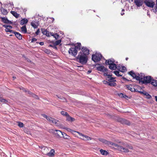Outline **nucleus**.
I'll use <instances>...</instances> for the list:
<instances>
[{
  "instance_id": "6ab92c4d",
  "label": "nucleus",
  "mask_w": 157,
  "mask_h": 157,
  "mask_svg": "<svg viewBox=\"0 0 157 157\" xmlns=\"http://www.w3.org/2000/svg\"><path fill=\"white\" fill-rule=\"evenodd\" d=\"M55 131H56V136L58 137H61L62 136L63 133L61 132L60 131L58 130H55Z\"/></svg>"
},
{
  "instance_id": "473e14b6",
  "label": "nucleus",
  "mask_w": 157,
  "mask_h": 157,
  "mask_svg": "<svg viewBox=\"0 0 157 157\" xmlns=\"http://www.w3.org/2000/svg\"><path fill=\"white\" fill-rule=\"evenodd\" d=\"M60 113L61 115L64 116H66L67 117V115H68V113L64 111H62Z\"/></svg>"
},
{
  "instance_id": "ea45409f",
  "label": "nucleus",
  "mask_w": 157,
  "mask_h": 157,
  "mask_svg": "<svg viewBox=\"0 0 157 157\" xmlns=\"http://www.w3.org/2000/svg\"><path fill=\"white\" fill-rule=\"evenodd\" d=\"M67 131L70 132H75V131H74L73 130H72V129H71L70 128H64Z\"/></svg>"
},
{
  "instance_id": "cd10ccee",
  "label": "nucleus",
  "mask_w": 157,
  "mask_h": 157,
  "mask_svg": "<svg viewBox=\"0 0 157 157\" xmlns=\"http://www.w3.org/2000/svg\"><path fill=\"white\" fill-rule=\"evenodd\" d=\"M10 13L16 18H18L19 16V14L17 13L16 12L14 11L11 10L10 11Z\"/></svg>"
},
{
  "instance_id": "dca6fc26",
  "label": "nucleus",
  "mask_w": 157,
  "mask_h": 157,
  "mask_svg": "<svg viewBox=\"0 0 157 157\" xmlns=\"http://www.w3.org/2000/svg\"><path fill=\"white\" fill-rule=\"evenodd\" d=\"M126 86L128 90H130L132 92L137 91H136V90L133 87L132 85L131 84L127 85Z\"/></svg>"
},
{
  "instance_id": "c756f323",
  "label": "nucleus",
  "mask_w": 157,
  "mask_h": 157,
  "mask_svg": "<svg viewBox=\"0 0 157 157\" xmlns=\"http://www.w3.org/2000/svg\"><path fill=\"white\" fill-rule=\"evenodd\" d=\"M21 31L24 33H27V29L25 25H24L21 28Z\"/></svg>"
},
{
  "instance_id": "20e7f679",
  "label": "nucleus",
  "mask_w": 157,
  "mask_h": 157,
  "mask_svg": "<svg viewBox=\"0 0 157 157\" xmlns=\"http://www.w3.org/2000/svg\"><path fill=\"white\" fill-rule=\"evenodd\" d=\"M152 78L151 76H146L144 77V79L143 81H140L141 82V84H147L148 83H150L151 81V79Z\"/></svg>"
},
{
  "instance_id": "4c0bfd02",
  "label": "nucleus",
  "mask_w": 157,
  "mask_h": 157,
  "mask_svg": "<svg viewBox=\"0 0 157 157\" xmlns=\"http://www.w3.org/2000/svg\"><path fill=\"white\" fill-rule=\"evenodd\" d=\"M113 73L115 74L116 75L118 76H122V75H121L119 74V72L118 71H113Z\"/></svg>"
},
{
  "instance_id": "412c9836",
  "label": "nucleus",
  "mask_w": 157,
  "mask_h": 157,
  "mask_svg": "<svg viewBox=\"0 0 157 157\" xmlns=\"http://www.w3.org/2000/svg\"><path fill=\"white\" fill-rule=\"evenodd\" d=\"M53 119H50V120L49 121L50 122L55 124L57 126H59L58 124V122L59 121L55 119L54 118H52Z\"/></svg>"
},
{
  "instance_id": "f704fd0d",
  "label": "nucleus",
  "mask_w": 157,
  "mask_h": 157,
  "mask_svg": "<svg viewBox=\"0 0 157 157\" xmlns=\"http://www.w3.org/2000/svg\"><path fill=\"white\" fill-rule=\"evenodd\" d=\"M120 97L121 98H128V97L125 95L124 94H123L122 93H121L119 95Z\"/></svg>"
},
{
  "instance_id": "1a4fd4ad",
  "label": "nucleus",
  "mask_w": 157,
  "mask_h": 157,
  "mask_svg": "<svg viewBox=\"0 0 157 157\" xmlns=\"http://www.w3.org/2000/svg\"><path fill=\"white\" fill-rule=\"evenodd\" d=\"M81 50L84 56H86L89 54V50L86 47H83Z\"/></svg>"
},
{
  "instance_id": "49530a36",
  "label": "nucleus",
  "mask_w": 157,
  "mask_h": 157,
  "mask_svg": "<svg viewBox=\"0 0 157 157\" xmlns=\"http://www.w3.org/2000/svg\"><path fill=\"white\" fill-rule=\"evenodd\" d=\"M125 147H127L128 149L129 148L131 149H133V147L128 144H126L125 146Z\"/></svg>"
},
{
  "instance_id": "338daca9",
  "label": "nucleus",
  "mask_w": 157,
  "mask_h": 157,
  "mask_svg": "<svg viewBox=\"0 0 157 157\" xmlns=\"http://www.w3.org/2000/svg\"><path fill=\"white\" fill-rule=\"evenodd\" d=\"M122 78H123V79L125 80H127V81H129V80H128V79H127L125 78V77H122Z\"/></svg>"
},
{
  "instance_id": "a19ab883",
  "label": "nucleus",
  "mask_w": 157,
  "mask_h": 157,
  "mask_svg": "<svg viewBox=\"0 0 157 157\" xmlns=\"http://www.w3.org/2000/svg\"><path fill=\"white\" fill-rule=\"evenodd\" d=\"M146 96V98L147 99H150L151 98V96L147 93Z\"/></svg>"
},
{
  "instance_id": "423d86ee",
  "label": "nucleus",
  "mask_w": 157,
  "mask_h": 157,
  "mask_svg": "<svg viewBox=\"0 0 157 157\" xmlns=\"http://www.w3.org/2000/svg\"><path fill=\"white\" fill-rule=\"evenodd\" d=\"M78 51V50H76L75 48L72 47L69 49L68 53L69 54L75 57L77 54Z\"/></svg>"
},
{
  "instance_id": "de8ad7c7",
  "label": "nucleus",
  "mask_w": 157,
  "mask_h": 157,
  "mask_svg": "<svg viewBox=\"0 0 157 157\" xmlns=\"http://www.w3.org/2000/svg\"><path fill=\"white\" fill-rule=\"evenodd\" d=\"M0 101L2 102H7V101L4 99H0Z\"/></svg>"
},
{
  "instance_id": "ddd939ff",
  "label": "nucleus",
  "mask_w": 157,
  "mask_h": 157,
  "mask_svg": "<svg viewBox=\"0 0 157 157\" xmlns=\"http://www.w3.org/2000/svg\"><path fill=\"white\" fill-rule=\"evenodd\" d=\"M13 33H14L15 36L19 40H21L22 39V36L21 34L17 32L13 31Z\"/></svg>"
},
{
  "instance_id": "c85d7f7f",
  "label": "nucleus",
  "mask_w": 157,
  "mask_h": 157,
  "mask_svg": "<svg viewBox=\"0 0 157 157\" xmlns=\"http://www.w3.org/2000/svg\"><path fill=\"white\" fill-rule=\"evenodd\" d=\"M100 151L101 154L103 155H106L109 154L106 151L101 149L100 150Z\"/></svg>"
},
{
  "instance_id": "2eb2a0df",
  "label": "nucleus",
  "mask_w": 157,
  "mask_h": 157,
  "mask_svg": "<svg viewBox=\"0 0 157 157\" xmlns=\"http://www.w3.org/2000/svg\"><path fill=\"white\" fill-rule=\"evenodd\" d=\"M54 150L53 149H52L49 152L47 153L45 155L49 157H53L54 155Z\"/></svg>"
},
{
  "instance_id": "6e6d98bb",
  "label": "nucleus",
  "mask_w": 157,
  "mask_h": 157,
  "mask_svg": "<svg viewBox=\"0 0 157 157\" xmlns=\"http://www.w3.org/2000/svg\"><path fill=\"white\" fill-rule=\"evenodd\" d=\"M103 83L105 84H107L108 85H109V82H107V81L104 80L103 81Z\"/></svg>"
},
{
  "instance_id": "39448f33",
  "label": "nucleus",
  "mask_w": 157,
  "mask_h": 157,
  "mask_svg": "<svg viewBox=\"0 0 157 157\" xmlns=\"http://www.w3.org/2000/svg\"><path fill=\"white\" fill-rule=\"evenodd\" d=\"M98 140L100 142L102 143L105 144L106 145L109 146H114V145H116L115 144L112 142H111L105 140L102 138H99Z\"/></svg>"
},
{
  "instance_id": "f3484780",
  "label": "nucleus",
  "mask_w": 157,
  "mask_h": 157,
  "mask_svg": "<svg viewBox=\"0 0 157 157\" xmlns=\"http://www.w3.org/2000/svg\"><path fill=\"white\" fill-rule=\"evenodd\" d=\"M0 11L1 13L4 15H6L8 13L7 10L3 8V7H2L0 8Z\"/></svg>"
},
{
  "instance_id": "b1692460",
  "label": "nucleus",
  "mask_w": 157,
  "mask_h": 157,
  "mask_svg": "<svg viewBox=\"0 0 157 157\" xmlns=\"http://www.w3.org/2000/svg\"><path fill=\"white\" fill-rule=\"evenodd\" d=\"M28 22V20L26 18H24L21 20L20 23L21 25H24L27 24Z\"/></svg>"
},
{
  "instance_id": "6e6552de",
  "label": "nucleus",
  "mask_w": 157,
  "mask_h": 157,
  "mask_svg": "<svg viewBox=\"0 0 157 157\" xmlns=\"http://www.w3.org/2000/svg\"><path fill=\"white\" fill-rule=\"evenodd\" d=\"M79 134L80 136H81V137H80V138L83 140H90L92 139L91 138L86 135L82 134L78 132H77Z\"/></svg>"
},
{
  "instance_id": "bb28decb",
  "label": "nucleus",
  "mask_w": 157,
  "mask_h": 157,
  "mask_svg": "<svg viewBox=\"0 0 157 157\" xmlns=\"http://www.w3.org/2000/svg\"><path fill=\"white\" fill-rule=\"evenodd\" d=\"M67 121H73L75 120V119L71 117H70L69 115L68 114V115H67L66 117Z\"/></svg>"
},
{
  "instance_id": "e2e57ef3",
  "label": "nucleus",
  "mask_w": 157,
  "mask_h": 157,
  "mask_svg": "<svg viewBox=\"0 0 157 157\" xmlns=\"http://www.w3.org/2000/svg\"><path fill=\"white\" fill-rule=\"evenodd\" d=\"M39 44L41 45H43L44 44V43L43 42H40Z\"/></svg>"
},
{
  "instance_id": "a18cd8bd",
  "label": "nucleus",
  "mask_w": 157,
  "mask_h": 157,
  "mask_svg": "<svg viewBox=\"0 0 157 157\" xmlns=\"http://www.w3.org/2000/svg\"><path fill=\"white\" fill-rule=\"evenodd\" d=\"M61 41L60 40H58L56 41L55 44L56 45H58L61 42Z\"/></svg>"
},
{
  "instance_id": "58836bf2",
  "label": "nucleus",
  "mask_w": 157,
  "mask_h": 157,
  "mask_svg": "<svg viewBox=\"0 0 157 157\" xmlns=\"http://www.w3.org/2000/svg\"><path fill=\"white\" fill-rule=\"evenodd\" d=\"M121 71L122 72H125L127 70L126 67L124 66H121Z\"/></svg>"
},
{
  "instance_id": "aec40b11",
  "label": "nucleus",
  "mask_w": 157,
  "mask_h": 157,
  "mask_svg": "<svg viewBox=\"0 0 157 157\" xmlns=\"http://www.w3.org/2000/svg\"><path fill=\"white\" fill-rule=\"evenodd\" d=\"M109 69L112 70H115L117 68V65L114 63L109 65Z\"/></svg>"
},
{
  "instance_id": "f8f14e48",
  "label": "nucleus",
  "mask_w": 157,
  "mask_h": 157,
  "mask_svg": "<svg viewBox=\"0 0 157 157\" xmlns=\"http://www.w3.org/2000/svg\"><path fill=\"white\" fill-rule=\"evenodd\" d=\"M2 21L6 24H12V22L9 20L7 17H1Z\"/></svg>"
},
{
  "instance_id": "4be33fe9",
  "label": "nucleus",
  "mask_w": 157,
  "mask_h": 157,
  "mask_svg": "<svg viewBox=\"0 0 157 157\" xmlns=\"http://www.w3.org/2000/svg\"><path fill=\"white\" fill-rule=\"evenodd\" d=\"M82 46L81 44L80 43H78L77 44H76L74 47V48H75V49L77 50H80V49L81 48Z\"/></svg>"
},
{
  "instance_id": "4468645a",
  "label": "nucleus",
  "mask_w": 157,
  "mask_h": 157,
  "mask_svg": "<svg viewBox=\"0 0 157 157\" xmlns=\"http://www.w3.org/2000/svg\"><path fill=\"white\" fill-rule=\"evenodd\" d=\"M120 121L123 124H125L128 125L130 124V122L124 119H121Z\"/></svg>"
},
{
  "instance_id": "3c124183",
  "label": "nucleus",
  "mask_w": 157,
  "mask_h": 157,
  "mask_svg": "<svg viewBox=\"0 0 157 157\" xmlns=\"http://www.w3.org/2000/svg\"><path fill=\"white\" fill-rule=\"evenodd\" d=\"M32 97H33L34 98H35L36 99H39L38 96L34 94H33V95H32Z\"/></svg>"
},
{
  "instance_id": "7c9ffc66",
  "label": "nucleus",
  "mask_w": 157,
  "mask_h": 157,
  "mask_svg": "<svg viewBox=\"0 0 157 157\" xmlns=\"http://www.w3.org/2000/svg\"><path fill=\"white\" fill-rule=\"evenodd\" d=\"M11 28H9L8 27H7V29H5L6 31V32H10L11 33H13L14 31H13L12 30H11V29L12 28V27L11 26Z\"/></svg>"
},
{
  "instance_id": "0e129e2a",
  "label": "nucleus",
  "mask_w": 157,
  "mask_h": 157,
  "mask_svg": "<svg viewBox=\"0 0 157 157\" xmlns=\"http://www.w3.org/2000/svg\"><path fill=\"white\" fill-rule=\"evenodd\" d=\"M45 35L47 36H49L50 35H49V32H48V33H46Z\"/></svg>"
},
{
  "instance_id": "a878e982",
  "label": "nucleus",
  "mask_w": 157,
  "mask_h": 157,
  "mask_svg": "<svg viewBox=\"0 0 157 157\" xmlns=\"http://www.w3.org/2000/svg\"><path fill=\"white\" fill-rule=\"evenodd\" d=\"M128 74L133 77V78H135L136 79V77L137 76L133 71H131L129 72Z\"/></svg>"
},
{
  "instance_id": "79ce46f5",
  "label": "nucleus",
  "mask_w": 157,
  "mask_h": 157,
  "mask_svg": "<svg viewBox=\"0 0 157 157\" xmlns=\"http://www.w3.org/2000/svg\"><path fill=\"white\" fill-rule=\"evenodd\" d=\"M108 85L110 86H114L116 85V83H115V82H113V83L109 82Z\"/></svg>"
},
{
  "instance_id": "a211bd4d",
  "label": "nucleus",
  "mask_w": 157,
  "mask_h": 157,
  "mask_svg": "<svg viewBox=\"0 0 157 157\" xmlns=\"http://www.w3.org/2000/svg\"><path fill=\"white\" fill-rule=\"evenodd\" d=\"M142 0H134V2L136 5L138 7H140L141 6Z\"/></svg>"
},
{
  "instance_id": "2f4dec72",
  "label": "nucleus",
  "mask_w": 157,
  "mask_h": 157,
  "mask_svg": "<svg viewBox=\"0 0 157 157\" xmlns=\"http://www.w3.org/2000/svg\"><path fill=\"white\" fill-rule=\"evenodd\" d=\"M62 136L63 138L65 139H69L70 138V137L69 136L64 133H63Z\"/></svg>"
},
{
  "instance_id": "f03ea898",
  "label": "nucleus",
  "mask_w": 157,
  "mask_h": 157,
  "mask_svg": "<svg viewBox=\"0 0 157 157\" xmlns=\"http://www.w3.org/2000/svg\"><path fill=\"white\" fill-rule=\"evenodd\" d=\"M102 57V56L100 53H96L92 55V59L94 62H97L101 60Z\"/></svg>"
},
{
  "instance_id": "bf43d9fd",
  "label": "nucleus",
  "mask_w": 157,
  "mask_h": 157,
  "mask_svg": "<svg viewBox=\"0 0 157 157\" xmlns=\"http://www.w3.org/2000/svg\"><path fill=\"white\" fill-rule=\"evenodd\" d=\"M46 119H47V120H48L49 121L50 120V119H52V117L49 116H48L47 118Z\"/></svg>"
},
{
  "instance_id": "0eeeda50",
  "label": "nucleus",
  "mask_w": 157,
  "mask_h": 157,
  "mask_svg": "<svg viewBox=\"0 0 157 157\" xmlns=\"http://www.w3.org/2000/svg\"><path fill=\"white\" fill-rule=\"evenodd\" d=\"M144 3L148 7L153 8L155 5V2L151 0H145Z\"/></svg>"
},
{
  "instance_id": "9d476101",
  "label": "nucleus",
  "mask_w": 157,
  "mask_h": 157,
  "mask_svg": "<svg viewBox=\"0 0 157 157\" xmlns=\"http://www.w3.org/2000/svg\"><path fill=\"white\" fill-rule=\"evenodd\" d=\"M97 70L98 71L102 72L103 73H107L108 70L104 66H100L97 67Z\"/></svg>"
},
{
  "instance_id": "c03bdc74",
  "label": "nucleus",
  "mask_w": 157,
  "mask_h": 157,
  "mask_svg": "<svg viewBox=\"0 0 157 157\" xmlns=\"http://www.w3.org/2000/svg\"><path fill=\"white\" fill-rule=\"evenodd\" d=\"M53 36L56 40L59 38V35L57 33H55Z\"/></svg>"
},
{
  "instance_id": "864d4df0",
  "label": "nucleus",
  "mask_w": 157,
  "mask_h": 157,
  "mask_svg": "<svg viewBox=\"0 0 157 157\" xmlns=\"http://www.w3.org/2000/svg\"><path fill=\"white\" fill-rule=\"evenodd\" d=\"M104 75L105 76H108V77L111 76V75H109L107 73H104Z\"/></svg>"
},
{
  "instance_id": "5fc2aeb1",
  "label": "nucleus",
  "mask_w": 157,
  "mask_h": 157,
  "mask_svg": "<svg viewBox=\"0 0 157 157\" xmlns=\"http://www.w3.org/2000/svg\"><path fill=\"white\" fill-rule=\"evenodd\" d=\"M37 40V39L35 38H33L31 40V42H33L36 41Z\"/></svg>"
},
{
  "instance_id": "e433bc0d",
  "label": "nucleus",
  "mask_w": 157,
  "mask_h": 157,
  "mask_svg": "<svg viewBox=\"0 0 157 157\" xmlns=\"http://www.w3.org/2000/svg\"><path fill=\"white\" fill-rule=\"evenodd\" d=\"M109 79L108 80V81L110 82H115L116 81V80H114L115 78L113 77H111L109 78V77H108Z\"/></svg>"
},
{
  "instance_id": "09e8293b",
  "label": "nucleus",
  "mask_w": 157,
  "mask_h": 157,
  "mask_svg": "<svg viewBox=\"0 0 157 157\" xmlns=\"http://www.w3.org/2000/svg\"><path fill=\"white\" fill-rule=\"evenodd\" d=\"M3 26L6 29H7V27H9V28H11V25H3Z\"/></svg>"
},
{
  "instance_id": "603ef678",
  "label": "nucleus",
  "mask_w": 157,
  "mask_h": 157,
  "mask_svg": "<svg viewBox=\"0 0 157 157\" xmlns=\"http://www.w3.org/2000/svg\"><path fill=\"white\" fill-rule=\"evenodd\" d=\"M42 33L44 34H45L47 33H48V31H47L45 30H42Z\"/></svg>"
},
{
  "instance_id": "9b49d317",
  "label": "nucleus",
  "mask_w": 157,
  "mask_h": 157,
  "mask_svg": "<svg viewBox=\"0 0 157 157\" xmlns=\"http://www.w3.org/2000/svg\"><path fill=\"white\" fill-rule=\"evenodd\" d=\"M145 77V75L143 74L139 75H137L136 77V80L139 81V83H141V82L140 81H143V80L144 79V78Z\"/></svg>"
},
{
  "instance_id": "680f3d73",
  "label": "nucleus",
  "mask_w": 157,
  "mask_h": 157,
  "mask_svg": "<svg viewBox=\"0 0 157 157\" xmlns=\"http://www.w3.org/2000/svg\"><path fill=\"white\" fill-rule=\"evenodd\" d=\"M21 89H22L25 92H27V91H26V90L25 88H24L23 87H22V88H21Z\"/></svg>"
},
{
  "instance_id": "774afa93",
  "label": "nucleus",
  "mask_w": 157,
  "mask_h": 157,
  "mask_svg": "<svg viewBox=\"0 0 157 157\" xmlns=\"http://www.w3.org/2000/svg\"><path fill=\"white\" fill-rule=\"evenodd\" d=\"M147 93L146 92H143V94H143L144 95L146 96V94H147Z\"/></svg>"
},
{
  "instance_id": "69168bd1",
  "label": "nucleus",
  "mask_w": 157,
  "mask_h": 157,
  "mask_svg": "<svg viewBox=\"0 0 157 157\" xmlns=\"http://www.w3.org/2000/svg\"><path fill=\"white\" fill-rule=\"evenodd\" d=\"M50 34V35L51 36H53L54 35V34L53 33L50 32L49 33V34Z\"/></svg>"
},
{
  "instance_id": "c9c22d12",
  "label": "nucleus",
  "mask_w": 157,
  "mask_h": 157,
  "mask_svg": "<svg viewBox=\"0 0 157 157\" xmlns=\"http://www.w3.org/2000/svg\"><path fill=\"white\" fill-rule=\"evenodd\" d=\"M56 96L62 100L63 101L67 102L66 99L63 97L59 96L58 95H56Z\"/></svg>"
},
{
  "instance_id": "72a5a7b5",
  "label": "nucleus",
  "mask_w": 157,
  "mask_h": 157,
  "mask_svg": "<svg viewBox=\"0 0 157 157\" xmlns=\"http://www.w3.org/2000/svg\"><path fill=\"white\" fill-rule=\"evenodd\" d=\"M31 25L34 28H36L37 27L38 25H37V23L34 22H32L31 23Z\"/></svg>"
},
{
  "instance_id": "13d9d810",
  "label": "nucleus",
  "mask_w": 157,
  "mask_h": 157,
  "mask_svg": "<svg viewBox=\"0 0 157 157\" xmlns=\"http://www.w3.org/2000/svg\"><path fill=\"white\" fill-rule=\"evenodd\" d=\"M40 32V29H37L36 31V32L35 33L36 34V35H37L39 34V33Z\"/></svg>"
},
{
  "instance_id": "f257e3e1",
  "label": "nucleus",
  "mask_w": 157,
  "mask_h": 157,
  "mask_svg": "<svg viewBox=\"0 0 157 157\" xmlns=\"http://www.w3.org/2000/svg\"><path fill=\"white\" fill-rule=\"evenodd\" d=\"M76 59L78 62L83 65L85 64L88 60L87 56L82 55L81 52H79Z\"/></svg>"
},
{
  "instance_id": "393cba45",
  "label": "nucleus",
  "mask_w": 157,
  "mask_h": 157,
  "mask_svg": "<svg viewBox=\"0 0 157 157\" xmlns=\"http://www.w3.org/2000/svg\"><path fill=\"white\" fill-rule=\"evenodd\" d=\"M150 83L155 86H157V80L153 79L152 78Z\"/></svg>"
},
{
  "instance_id": "052dcab7",
  "label": "nucleus",
  "mask_w": 157,
  "mask_h": 157,
  "mask_svg": "<svg viewBox=\"0 0 157 157\" xmlns=\"http://www.w3.org/2000/svg\"><path fill=\"white\" fill-rule=\"evenodd\" d=\"M42 116L44 118H45L46 119H47V117H48V116H47L45 114H42Z\"/></svg>"
},
{
  "instance_id": "8fccbe9b",
  "label": "nucleus",
  "mask_w": 157,
  "mask_h": 157,
  "mask_svg": "<svg viewBox=\"0 0 157 157\" xmlns=\"http://www.w3.org/2000/svg\"><path fill=\"white\" fill-rule=\"evenodd\" d=\"M27 92L28 93V94H29V95L31 96H32V95H33V93L29 91H27Z\"/></svg>"
},
{
  "instance_id": "37998d69",
  "label": "nucleus",
  "mask_w": 157,
  "mask_h": 157,
  "mask_svg": "<svg viewBox=\"0 0 157 157\" xmlns=\"http://www.w3.org/2000/svg\"><path fill=\"white\" fill-rule=\"evenodd\" d=\"M18 126L21 128H22L24 126V124L20 122H18Z\"/></svg>"
},
{
  "instance_id": "5701e85b",
  "label": "nucleus",
  "mask_w": 157,
  "mask_h": 157,
  "mask_svg": "<svg viewBox=\"0 0 157 157\" xmlns=\"http://www.w3.org/2000/svg\"><path fill=\"white\" fill-rule=\"evenodd\" d=\"M114 59L111 60L110 59H108V60H106L105 62V63L106 65H109L111 64L114 63Z\"/></svg>"
},
{
  "instance_id": "4d7b16f0",
  "label": "nucleus",
  "mask_w": 157,
  "mask_h": 157,
  "mask_svg": "<svg viewBox=\"0 0 157 157\" xmlns=\"http://www.w3.org/2000/svg\"><path fill=\"white\" fill-rule=\"evenodd\" d=\"M121 66H120V65H119V66H118L117 67V69L120 71H121Z\"/></svg>"
},
{
  "instance_id": "7ed1b4c3",
  "label": "nucleus",
  "mask_w": 157,
  "mask_h": 157,
  "mask_svg": "<svg viewBox=\"0 0 157 157\" xmlns=\"http://www.w3.org/2000/svg\"><path fill=\"white\" fill-rule=\"evenodd\" d=\"M116 145H114V146L116 147L118 150L123 152L127 153L129 151L128 148L124 147L122 146H120L115 144Z\"/></svg>"
}]
</instances>
